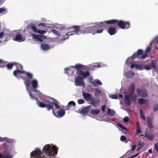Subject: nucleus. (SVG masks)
<instances>
[{"label": "nucleus", "mask_w": 158, "mask_h": 158, "mask_svg": "<svg viewBox=\"0 0 158 158\" xmlns=\"http://www.w3.org/2000/svg\"><path fill=\"white\" fill-rule=\"evenodd\" d=\"M106 24H114L116 27H118L123 29H127L130 27V24L128 22H125L121 20L113 19L98 23L96 25L94 26L97 27L94 29L95 33H102L104 30V28L106 27Z\"/></svg>", "instance_id": "f257e3e1"}, {"label": "nucleus", "mask_w": 158, "mask_h": 158, "mask_svg": "<svg viewBox=\"0 0 158 158\" xmlns=\"http://www.w3.org/2000/svg\"><path fill=\"white\" fill-rule=\"evenodd\" d=\"M72 67L75 69L76 71L77 74L78 75L75 78V84L76 86H82L85 85V84L83 80V79L88 77L90 76L89 73L88 71L83 72L81 69H84L85 66L80 64H77L75 66H72Z\"/></svg>", "instance_id": "f03ea898"}, {"label": "nucleus", "mask_w": 158, "mask_h": 158, "mask_svg": "<svg viewBox=\"0 0 158 158\" xmlns=\"http://www.w3.org/2000/svg\"><path fill=\"white\" fill-rule=\"evenodd\" d=\"M24 73L26 74L27 77L26 78H23V79L24 81V84L26 87L27 89L28 90V88L30 87L31 80L33 78L32 75L29 72L18 69H16L13 72L14 75L17 78H19L18 76L19 75V73Z\"/></svg>", "instance_id": "7ed1b4c3"}, {"label": "nucleus", "mask_w": 158, "mask_h": 158, "mask_svg": "<svg viewBox=\"0 0 158 158\" xmlns=\"http://www.w3.org/2000/svg\"><path fill=\"white\" fill-rule=\"evenodd\" d=\"M58 149V148L55 145H53L51 147L49 144L46 145L43 148V151L46 154L47 156L48 155H50L51 154H56Z\"/></svg>", "instance_id": "20e7f679"}, {"label": "nucleus", "mask_w": 158, "mask_h": 158, "mask_svg": "<svg viewBox=\"0 0 158 158\" xmlns=\"http://www.w3.org/2000/svg\"><path fill=\"white\" fill-rule=\"evenodd\" d=\"M80 28V26H74L69 27L68 28V32L65 35L66 36H68L66 38L64 37L63 40L67 39L68 38V36L76 34L77 32H79Z\"/></svg>", "instance_id": "39448f33"}, {"label": "nucleus", "mask_w": 158, "mask_h": 158, "mask_svg": "<svg viewBox=\"0 0 158 158\" xmlns=\"http://www.w3.org/2000/svg\"><path fill=\"white\" fill-rule=\"evenodd\" d=\"M80 26L79 30V33L80 34H84L85 33H91L93 35L95 34L94 32V29H95L97 27H82Z\"/></svg>", "instance_id": "423d86ee"}, {"label": "nucleus", "mask_w": 158, "mask_h": 158, "mask_svg": "<svg viewBox=\"0 0 158 158\" xmlns=\"http://www.w3.org/2000/svg\"><path fill=\"white\" fill-rule=\"evenodd\" d=\"M37 104L39 107L41 108L46 107L47 108V110H48L51 109H52V112L53 114H54L55 111L53 109V106L49 104H46L43 102H39L38 101L37 102Z\"/></svg>", "instance_id": "0eeeda50"}, {"label": "nucleus", "mask_w": 158, "mask_h": 158, "mask_svg": "<svg viewBox=\"0 0 158 158\" xmlns=\"http://www.w3.org/2000/svg\"><path fill=\"white\" fill-rule=\"evenodd\" d=\"M137 92L138 95L142 98H146L148 96L147 91L144 89H137Z\"/></svg>", "instance_id": "6e6552de"}, {"label": "nucleus", "mask_w": 158, "mask_h": 158, "mask_svg": "<svg viewBox=\"0 0 158 158\" xmlns=\"http://www.w3.org/2000/svg\"><path fill=\"white\" fill-rule=\"evenodd\" d=\"M143 53V51L142 49H138L136 53H135L134 54L130 57L128 59H131L132 60H134L136 58H138L141 59L140 58L143 55H142Z\"/></svg>", "instance_id": "1a4fd4ad"}, {"label": "nucleus", "mask_w": 158, "mask_h": 158, "mask_svg": "<svg viewBox=\"0 0 158 158\" xmlns=\"http://www.w3.org/2000/svg\"><path fill=\"white\" fill-rule=\"evenodd\" d=\"M43 153L41 152L40 150L37 148L31 153V155L32 156L35 157V158H42L40 156Z\"/></svg>", "instance_id": "9d476101"}, {"label": "nucleus", "mask_w": 158, "mask_h": 158, "mask_svg": "<svg viewBox=\"0 0 158 158\" xmlns=\"http://www.w3.org/2000/svg\"><path fill=\"white\" fill-rule=\"evenodd\" d=\"M32 38L33 39L39 41L40 42L43 41L42 39H44L46 38V37L45 35H36L32 34Z\"/></svg>", "instance_id": "9b49d317"}, {"label": "nucleus", "mask_w": 158, "mask_h": 158, "mask_svg": "<svg viewBox=\"0 0 158 158\" xmlns=\"http://www.w3.org/2000/svg\"><path fill=\"white\" fill-rule=\"evenodd\" d=\"M135 84L133 83L130 84L128 89V91L129 93V95L131 96L135 92Z\"/></svg>", "instance_id": "f8f14e48"}, {"label": "nucleus", "mask_w": 158, "mask_h": 158, "mask_svg": "<svg viewBox=\"0 0 158 158\" xmlns=\"http://www.w3.org/2000/svg\"><path fill=\"white\" fill-rule=\"evenodd\" d=\"M91 107L92 106L91 105H89L85 106L80 111V113L84 114L87 113L90 110Z\"/></svg>", "instance_id": "ddd939ff"}, {"label": "nucleus", "mask_w": 158, "mask_h": 158, "mask_svg": "<svg viewBox=\"0 0 158 158\" xmlns=\"http://www.w3.org/2000/svg\"><path fill=\"white\" fill-rule=\"evenodd\" d=\"M84 99L86 101H90L93 98L91 95L88 93L84 92L83 94Z\"/></svg>", "instance_id": "4468645a"}, {"label": "nucleus", "mask_w": 158, "mask_h": 158, "mask_svg": "<svg viewBox=\"0 0 158 158\" xmlns=\"http://www.w3.org/2000/svg\"><path fill=\"white\" fill-rule=\"evenodd\" d=\"M117 31L116 30L115 27H110L108 29L107 32L110 35H112L115 34Z\"/></svg>", "instance_id": "2eb2a0df"}, {"label": "nucleus", "mask_w": 158, "mask_h": 158, "mask_svg": "<svg viewBox=\"0 0 158 158\" xmlns=\"http://www.w3.org/2000/svg\"><path fill=\"white\" fill-rule=\"evenodd\" d=\"M13 39L14 40L18 42H21L24 40V39L22 38L21 34H17L14 38H13Z\"/></svg>", "instance_id": "dca6fc26"}, {"label": "nucleus", "mask_w": 158, "mask_h": 158, "mask_svg": "<svg viewBox=\"0 0 158 158\" xmlns=\"http://www.w3.org/2000/svg\"><path fill=\"white\" fill-rule=\"evenodd\" d=\"M57 113L58 114V116H56L57 117L60 118L63 116L65 114V111L63 108L57 111ZM54 115L56 116L55 113H54Z\"/></svg>", "instance_id": "f3484780"}, {"label": "nucleus", "mask_w": 158, "mask_h": 158, "mask_svg": "<svg viewBox=\"0 0 158 158\" xmlns=\"http://www.w3.org/2000/svg\"><path fill=\"white\" fill-rule=\"evenodd\" d=\"M134 67H135L137 69H139L141 70H142L143 69V67L142 65H139L137 64H134L131 63V69L133 68Z\"/></svg>", "instance_id": "a211bd4d"}, {"label": "nucleus", "mask_w": 158, "mask_h": 158, "mask_svg": "<svg viewBox=\"0 0 158 158\" xmlns=\"http://www.w3.org/2000/svg\"><path fill=\"white\" fill-rule=\"evenodd\" d=\"M50 99H52L53 101V102L50 103V105H51L52 106L53 105H54L56 109H59L60 108V106L58 105L59 102H58V101L56 99L53 98H50Z\"/></svg>", "instance_id": "6ab92c4d"}, {"label": "nucleus", "mask_w": 158, "mask_h": 158, "mask_svg": "<svg viewBox=\"0 0 158 158\" xmlns=\"http://www.w3.org/2000/svg\"><path fill=\"white\" fill-rule=\"evenodd\" d=\"M90 101L91 102V104L94 106L96 107L99 106V99H95L93 98Z\"/></svg>", "instance_id": "aec40b11"}, {"label": "nucleus", "mask_w": 158, "mask_h": 158, "mask_svg": "<svg viewBox=\"0 0 158 158\" xmlns=\"http://www.w3.org/2000/svg\"><path fill=\"white\" fill-rule=\"evenodd\" d=\"M151 48L150 47H147L146 50L145 51L144 53L140 58L141 59H143L146 57L148 55V53L151 50Z\"/></svg>", "instance_id": "412c9836"}, {"label": "nucleus", "mask_w": 158, "mask_h": 158, "mask_svg": "<svg viewBox=\"0 0 158 158\" xmlns=\"http://www.w3.org/2000/svg\"><path fill=\"white\" fill-rule=\"evenodd\" d=\"M147 121L148 128L150 129L152 128L153 127V126L152 124V119L150 118L147 117Z\"/></svg>", "instance_id": "4be33fe9"}, {"label": "nucleus", "mask_w": 158, "mask_h": 158, "mask_svg": "<svg viewBox=\"0 0 158 158\" xmlns=\"http://www.w3.org/2000/svg\"><path fill=\"white\" fill-rule=\"evenodd\" d=\"M102 84L101 81L98 79L95 80L92 82V85L94 87L97 86V85H102Z\"/></svg>", "instance_id": "5701e85b"}, {"label": "nucleus", "mask_w": 158, "mask_h": 158, "mask_svg": "<svg viewBox=\"0 0 158 158\" xmlns=\"http://www.w3.org/2000/svg\"><path fill=\"white\" fill-rule=\"evenodd\" d=\"M31 84L32 88H37L38 87V82L35 79H34L31 81Z\"/></svg>", "instance_id": "b1692460"}, {"label": "nucleus", "mask_w": 158, "mask_h": 158, "mask_svg": "<svg viewBox=\"0 0 158 158\" xmlns=\"http://www.w3.org/2000/svg\"><path fill=\"white\" fill-rule=\"evenodd\" d=\"M41 47L42 49L44 50H47L50 48V46L47 44H42Z\"/></svg>", "instance_id": "393cba45"}, {"label": "nucleus", "mask_w": 158, "mask_h": 158, "mask_svg": "<svg viewBox=\"0 0 158 158\" xmlns=\"http://www.w3.org/2000/svg\"><path fill=\"white\" fill-rule=\"evenodd\" d=\"M131 96L128 95H126L125 96V98L126 101L127 102V105L129 106L131 105V102L130 100Z\"/></svg>", "instance_id": "a878e982"}, {"label": "nucleus", "mask_w": 158, "mask_h": 158, "mask_svg": "<svg viewBox=\"0 0 158 158\" xmlns=\"http://www.w3.org/2000/svg\"><path fill=\"white\" fill-rule=\"evenodd\" d=\"M150 140H152L154 139V136L151 134L146 132L145 134V136Z\"/></svg>", "instance_id": "bb28decb"}, {"label": "nucleus", "mask_w": 158, "mask_h": 158, "mask_svg": "<svg viewBox=\"0 0 158 158\" xmlns=\"http://www.w3.org/2000/svg\"><path fill=\"white\" fill-rule=\"evenodd\" d=\"M15 64V62H12V63H9L6 64V66L7 69L9 70L11 69L13 66Z\"/></svg>", "instance_id": "cd10ccee"}, {"label": "nucleus", "mask_w": 158, "mask_h": 158, "mask_svg": "<svg viewBox=\"0 0 158 158\" xmlns=\"http://www.w3.org/2000/svg\"><path fill=\"white\" fill-rule=\"evenodd\" d=\"M134 73L132 72L129 71L125 73V75L128 78L132 77L134 75Z\"/></svg>", "instance_id": "c85d7f7f"}, {"label": "nucleus", "mask_w": 158, "mask_h": 158, "mask_svg": "<svg viewBox=\"0 0 158 158\" xmlns=\"http://www.w3.org/2000/svg\"><path fill=\"white\" fill-rule=\"evenodd\" d=\"M115 112L113 110H111L109 108L108 109L107 114L110 116H113L114 115Z\"/></svg>", "instance_id": "c756f323"}, {"label": "nucleus", "mask_w": 158, "mask_h": 158, "mask_svg": "<svg viewBox=\"0 0 158 158\" xmlns=\"http://www.w3.org/2000/svg\"><path fill=\"white\" fill-rule=\"evenodd\" d=\"M100 113V110H99L93 109L91 110L90 111V114L91 115L98 114Z\"/></svg>", "instance_id": "7c9ffc66"}, {"label": "nucleus", "mask_w": 158, "mask_h": 158, "mask_svg": "<svg viewBox=\"0 0 158 158\" xmlns=\"http://www.w3.org/2000/svg\"><path fill=\"white\" fill-rule=\"evenodd\" d=\"M138 148L137 150V151H138L140 149H141L144 145L145 144L143 142H139L138 143Z\"/></svg>", "instance_id": "2f4dec72"}, {"label": "nucleus", "mask_w": 158, "mask_h": 158, "mask_svg": "<svg viewBox=\"0 0 158 158\" xmlns=\"http://www.w3.org/2000/svg\"><path fill=\"white\" fill-rule=\"evenodd\" d=\"M156 62L153 60H152L150 64V66L151 67H152L154 69H156Z\"/></svg>", "instance_id": "473e14b6"}, {"label": "nucleus", "mask_w": 158, "mask_h": 158, "mask_svg": "<svg viewBox=\"0 0 158 158\" xmlns=\"http://www.w3.org/2000/svg\"><path fill=\"white\" fill-rule=\"evenodd\" d=\"M65 72L68 75L73 73V71H72L71 69L69 68L65 69Z\"/></svg>", "instance_id": "72a5a7b5"}, {"label": "nucleus", "mask_w": 158, "mask_h": 158, "mask_svg": "<svg viewBox=\"0 0 158 158\" xmlns=\"http://www.w3.org/2000/svg\"><path fill=\"white\" fill-rule=\"evenodd\" d=\"M137 95L135 94H133L131 96V100L133 102H135L137 98Z\"/></svg>", "instance_id": "f704fd0d"}, {"label": "nucleus", "mask_w": 158, "mask_h": 158, "mask_svg": "<svg viewBox=\"0 0 158 158\" xmlns=\"http://www.w3.org/2000/svg\"><path fill=\"white\" fill-rule=\"evenodd\" d=\"M6 63L7 62L3 61L2 59H0V64H3V65H0V68L6 67Z\"/></svg>", "instance_id": "c9c22d12"}, {"label": "nucleus", "mask_w": 158, "mask_h": 158, "mask_svg": "<svg viewBox=\"0 0 158 158\" xmlns=\"http://www.w3.org/2000/svg\"><path fill=\"white\" fill-rule=\"evenodd\" d=\"M16 66V67L17 68V69H21L22 70L23 69V68L22 66L20 64L16 63H15V65Z\"/></svg>", "instance_id": "e433bc0d"}, {"label": "nucleus", "mask_w": 158, "mask_h": 158, "mask_svg": "<svg viewBox=\"0 0 158 158\" xmlns=\"http://www.w3.org/2000/svg\"><path fill=\"white\" fill-rule=\"evenodd\" d=\"M139 111H140V113L141 118H142L144 120V121L145 120H146L145 118V116L144 115V114L143 113L142 110H141L140 109Z\"/></svg>", "instance_id": "4c0bfd02"}, {"label": "nucleus", "mask_w": 158, "mask_h": 158, "mask_svg": "<svg viewBox=\"0 0 158 158\" xmlns=\"http://www.w3.org/2000/svg\"><path fill=\"white\" fill-rule=\"evenodd\" d=\"M27 90L28 91L29 94V95L31 97V99L32 100L35 99L37 101H38V99L37 98H35V97H34L31 94V92L29 91V89H28V90H27Z\"/></svg>", "instance_id": "58836bf2"}, {"label": "nucleus", "mask_w": 158, "mask_h": 158, "mask_svg": "<svg viewBox=\"0 0 158 158\" xmlns=\"http://www.w3.org/2000/svg\"><path fill=\"white\" fill-rule=\"evenodd\" d=\"M51 32L57 36H59L60 35L59 32L55 29H52L51 30Z\"/></svg>", "instance_id": "ea45409f"}, {"label": "nucleus", "mask_w": 158, "mask_h": 158, "mask_svg": "<svg viewBox=\"0 0 158 158\" xmlns=\"http://www.w3.org/2000/svg\"><path fill=\"white\" fill-rule=\"evenodd\" d=\"M151 67L149 65H145L144 67H143V69H145L147 70H149L151 69Z\"/></svg>", "instance_id": "a19ab883"}, {"label": "nucleus", "mask_w": 158, "mask_h": 158, "mask_svg": "<svg viewBox=\"0 0 158 158\" xmlns=\"http://www.w3.org/2000/svg\"><path fill=\"white\" fill-rule=\"evenodd\" d=\"M138 102L140 104L142 105L144 104L145 102L144 99L143 98H139L138 100Z\"/></svg>", "instance_id": "79ce46f5"}, {"label": "nucleus", "mask_w": 158, "mask_h": 158, "mask_svg": "<svg viewBox=\"0 0 158 158\" xmlns=\"http://www.w3.org/2000/svg\"><path fill=\"white\" fill-rule=\"evenodd\" d=\"M31 29L35 33H38V31L39 30L36 27L34 26H32L31 27Z\"/></svg>", "instance_id": "37998d69"}, {"label": "nucleus", "mask_w": 158, "mask_h": 158, "mask_svg": "<svg viewBox=\"0 0 158 158\" xmlns=\"http://www.w3.org/2000/svg\"><path fill=\"white\" fill-rule=\"evenodd\" d=\"M153 110L154 112H156L158 110V105H155L153 107Z\"/></svg>", "instance_id": "c03bdc74"}, {"label": "nucleus", "mask_w": 158, "mask_h": 158, "mask_svg": "<svg viewBox=\"0 0 158 158\" xmlns=\"http://www.w3.org/2000/svg\"><path fill=\"white\" fill-rule=\"evenodd\" d=\"M78 103L79 104H83L85 102L82 99H79L77 101Z\"/></svg>", "instance_id": "a18cd8bd"}, {"label": "nucleus", "mask_w": 158, "mask_h": 158, "mask_svg": "<svg viewBox=\"0 0 158 158\" xmlns=\"http://www.w3.org/2000/svg\"><path fill=\"white\" fill-rule=\"evenodd\" d=\"M45 103H48L49 104H50V103H51L52 102H50L49 99L47 98L44 99V100H42Z\"/></svg>", "instance_id": "49530a36"}, {"label": "nucleus", "mask_w": 158, "mask_h": 158, "mask_svg": "<svg viewBox=\"0 0 158 158\" xmlns=\"http://www.w3.org/2000/svg\"><path fill=\"white\" fill-rule=\"evenodd\" d=\"M46 31L44 30H38V33H40L41 34H43L44 33H46Z\"/></svg>", "instance_id": "de8ad7c7"}, {"label": "nucleus", "mask_w": 158, "mask_h": 158, "mask_svg": "<svg viewBox=\"0 0 158 158\" xmlns=\"http://www.w3.org/2000/svg\"><path fill=\"white\" fill-rule=\"evenodd\" d=\"M68 105H73V106H74L76 105V103L74 101H71L69 102Z\"/></svg>", "instance_id": "09e8293b"}, {"label": "nucleus", "mask_w": 158, "mask_h": 158, "mask_svg": "<svg viewBox=\"0 0 158 158\" xmlns=\"http://www.w3.org/2000/svg\"><path fill=\"white\" fill-rule=\"evenodd\" d=\"M54 155L51 154L50 155H48L45 158L42 157L43 158H54Z\"/></svg>", "instance_id": "8fccbe9b"}, {"label": "nucleus", "mask_w": 158, "mask_h": 158, "mask_svg": "<svg viewBox=\"0 0 158 158\" xmlns=\"http://www.w3.org/2000/svg\"><path fill=\"white\" fill-rule=\"evenodd\" d=\"M121 141H125L126 140V138L125 136L122 135L121 136L120 138Z\"/></svg>", "instance_id": "3c124183"}, {"label": "nucleus", "mask_w": 158, "mask_h": 158, "mask_svg": "<svg viewBox=\"0 0 158 158\" xmlns=\"http://www.w3.org/2000/svg\"><path fill=\"white\" fill-rule=\"evenodd\" d=\"M0 158H9V157L8 156H5L0 153Z\"/></svg>", "instance_id": "603ef678"}, {"label": "nucleus", "mask_w": 158, "mask_h": 158, "mask_svg": "<svg viewBox=\"0 0 158 158\" xmlns=\"http://www.w3.org/2000/svg\"><path fill=\"white\" fill-rule=\"evenodd\" d=\"M110 97L111 98H112L113 99H117L118 98L116 94L112 95Z\"/></svg>", "instance_id": "864d4df0"}, {"label": "nucleus", "mask_w": 158, "mask_h": 158, "mask_svg": "<svg viewBox=\"0 0 158 158\" xmlns=\"http://www.w3.org/2000/svg\"><path fill=\"white\" fill-rule=\"evenodd\" d=\"M118 126L119 127H120L121 128H122L123 129L126 130V128L125 127L123 126L121 124H118Z\"/></svg>", "instance_id": "5fc2aeb1"}, {"label": "nucleus", "mask_w": 158, "mask_h": 158, "mask_svg": "<svg viewBox=\"0 0 158 158\" xmlns=\"http://www.w3.org/2000/svg\"><path fill=\"white\" fill-rule=\"evenodd\" d=\"M136 133L137 134L139 133L141 131V130L140 128H136Z\"/></svg>", "instance_id": "6e6d98bb"}, {"label": "nucleus", "mask_w": 158, "mask_h": 158, "mask_svg": "<svg viewBox=\"0 0 158 158\" xmlns=\"http://www.w3.org/2000/svg\"><path fill=\"white\" fill-rule=\"evenodd\" d=\"M123 121L125 122H127L129 121V118L128 117H125L123 119Z\"/></svg>", "instance_id": "4d7b16f0"}, {"label": "nucleus", "mask_w": 158, "mask_h": 158, "mask_svg": "<svg viewBox=\"0 0 158 158\" xmlns=\"http://www.w3.org/2000/svg\"><path fill=\"white\" fill-rule=\"evenodd\" d=\"M94 66L96 67H100V64L99 63H96L95 64Z\"/></svg>", "instance_id": "13d9d810"}, {"label": "nucleus", "mask_w": 158, "mask_h": 158, "mask_svg": "<svg viewBox=\"0 0 158 158\" xmlns=\"http://www.w3.org/2000/svg\"><path fill=\"white\" fill-rule=\"evenodd\" d=\"M5 11V9L3 8H0V13L3 12Z\"/></svg>", "instance_id": "bf43d9fd"}, {"label": "nucleus", "mask_w": 158, "mask_h": 158, "mask_svg": "<svg viewBox=\"0 0 158 158\" xmlns=\"http://www.w3.org/2000/svg\"><path fill=\"white\" fill-rule=\"evenodd\" d=\"M105 107H106V105H104L102 106V108H101V109H102V111L103 112H104L105 111Z\"/></svg>", "instance_id": "052dcab7"}, {"label": "nucleus", "mask_w": 158, "mask_h": 158, "mask_svg": "<svg viewBox=\"0 0 158 158\" xmlns=\"http://www.w3.org/2000/svg\"><path fill=\"white\" fill-rule=\"evenodd\" d=\"M32 91L35 93H38L39 92V90L36 89V88H32Z\"/></svg>", "instance_id": "680f3d73"}, {"label": "nucleus", "mask_w": 158, "mask_h": 158, "mask_svg": "<svg viewBox=\"0 0 158 158\" xmlns=\"http://www.w3.org/2000/svg\"><path fill=\"white\" fill-rule=\"evenodd\" d=\"M95 90L99 94L101 93V90L98 88H96L95 89Z\"/></svg>", "instance_id": "e2e57ef3"}, {"label": "nucleus", "mask_w": 158, "mask_h": 158, "mask_svg": "<svg viewBox=\"0 0 158 158\" xmlns=\"http://www.w3.org/2000/svg\"><path fill=\"white\" fill-rule=\"evenodd\" d=\"M139 154V153H137L135 155L132 156L130 157V158H133L135 157H136L137 156H138Z\"/></svg>", "instance_id": "0e129e2a"}, {"label": "nucleus", "mask_w": 158, "mask_h": 158, "mask_svg": "<svg viewBox=\"0 0 158 158\" xmlns=\"http://www.w3.org/2000/svg\"><path fill=\"white\" fill-rule=\"evenodd\" d=\"M136 148V146L135 145H132L131 146V150L132 151H134Z\"/></svg>", "instance_id": "69168bd1"}, {"label": "nucleus", "mask_w": 158, "mask_h": 158, "mask_svg": "<svg viewBox=\"0 0 158 158\" xmlns=\"http://www.w3.org/2000/svg\"><path fill=\"white\" fill-rule=\"evenodd\" d=\"M4 32H1L0 33V39L2 38L4 35Z\"/></svg>", "instance_id": "338daca9"}, {"label": "nucleus", "mask_w": 158, "mask_h": 158, "mask_svg": "<svg viewBox=\"0 0 158 158\" xmlns=\"http://www.w3.org/2000/svg\"><path fill=\"white\" fill-rule=\"evenodd\" d=\"M141 127L139 124V122L137 121L136 123V128H140Z\"/></svg>", "instance_id": "774afa93"}]
</instances>
